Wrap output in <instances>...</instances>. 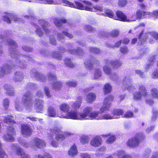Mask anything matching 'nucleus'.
<instances>
[{"instance_id":"1","label":"nucleus","mask_w":158,"mask_h":158,"mask_svg":"<svg viewBox=\"0 0 158 158\" xmlns=\"http://www.w3.org/2000/svg\"><path fill=\"white\" fill-rule=\"evenodd\" d=\"M6 40L7 44L11 46L9 49V51L11 57L15 58V64L22 68H25V61L22 60L25 59L27 60H32L31 58L28 56L23 55L19 53L16 49L17 45L14 41L10 39Z\"/></svg>"},{"instance_id":"2","label":"nucleus","mask_w":158,"mask_h":158,"mask_svg":"<svg viewBox=\"0 0 158 158\" xmlns=\"http://www.w3.org/2000/svg\"><path fill=\"white\" fill-rule=\"evenodd\" d=\"M87 108L85 110H84L82 112L79 113L78 112L75 110H71L68 112L66 114V115L63 116L61 115L60 117L61 118H70L73 119L84 120V118L86 117L88 113L86 112Z\"/></svg>"},{"instance_id":"3","label":"nucleus","mask_w":158,"mask_h":158,"mask_svg":"<svg viewBox=\"0 0 158 158\" xmlns=\"http://www.w3.org/2000/svg\"><path fill=\"white\" fill-rule=\"evenodd\" d=\"M61 3L64 4V5L69 6L80 10H86L93 11V9L87 6H84L81 3L77 2H75V4L70 2L66 0H62Z\"/></svg>"},{"instance_id":"4","label":"nucleus","mask_w":158,"mask_h":158,"mask_svg":"<svg viewBox=\"0 0 158 158\" xmlns=\"http://www.w3.org/2000/svg\"><path fill=\"white\" fill-rule=\"evenodd\" d=\"M22 101L26 109H30L32 107L33 100L32 99L31 94L30 92H27L24 94Z\"/></svg>"},{"instance_id":"5","label":"nucleus","mask_w":158,"mask_h":158,"mask_svg":"<svg viewBox=\"0 0 158 158\" xmlns=\"http://www.w3.org/2000/svg\"><path fill=\"white\" fill-rule=\"evenodd\" d=\"M113 97L111 95L108 96L105 98L103 105L100 109V113H103L109 109L111 102L113 101Z\"/></svg>"},{"instance_id":"6","label":"nucleus","mask_w":158,"mask_h":158,"mask_svg":"<svg viewBox=\"0 0 158 158\" xmlns=\"http://www.w3.org/2000/svg\"><path fill=\"white\" fill-rule=\"evenodd\" d=\"M86 108L88 110L86 112L88 113L86 117L84 118V119H100L101 117L98 116L99 113L100 112L96 111H94L93 112H91L92 111V108L90 107H87L85 108L84 110H85Z\"/></svg>"},{"instance_id":"7","label":"nucleus","mask_w":158,"mask_h":158,"mask_svg":"<svg viewBox=\"0 0 158 158\" xmlns=\"http://www.w3.org/2000/svg\"><path fill=\"white\" fill-rule=\"evenodd\" d=\"M6 135L3 136V138L6 141H12L14 140L13 136L15 134V130L12 127L7 126Z\"/></svg>"},{"instance_id":"8","label":"nucleus","mask_w":158,"mask_h":158,"mask_svg":"<svg viewBox=\"0 0 158 158\" xmlns=\"http://www.w3.org/2000/svg\"><path fill=\"white\" fill-rule=\"evenodd\" d=\"M30 146L32 147H35L38 148H41L44 147L46 144L43 140L37 138H35L31 140Z\"/></svg>"},{"instance_id":"9","label":"nucleus","mask_w":158,"mask_h":158,"mask_svg":"<svg viewBox=\"0 0 158 158\" xmlns=\"http://www.w3.org/2000/svg\"><path fill=\"white\" fill-rule=\"evenodd\" d=\"M52 132L56 134V138L57 140L59 139L64 140L66 136L71 135V133L68 132H65L63 134V133L60 130L57 128H54L52 131Z\"/></svg>"},{"instance_id":"10","label":"nucleus","mask_w":158,"mask_h":158,"mask_svg":"<svg viewBox=\"0 0 158 158\" xmlns=\"http://www.w3.org/2000/svg\"><path fill=\"white\" fill-rule=\"evenodd\" d=\"M132 80L129 76H126L123 81V84L124 88L130 91L135 89L134 86L131 84Z\"/></svg>"},{"instance_id":"11","label":"nucleus","mask_w":158,"mask_h":158,"mask_svg":"<svg viewBox=\"0 0 158 158\" xmlns=\"http://www.w3.org/2000/svg\"><path fill=\"white\" fill-rule=\"evenodd\" d=\"M49 80L52 81L54 83L53 85L52 88L55 90H57L60 88L62 86V83L60 81L56 82V76L52 73H49L48 75Z\"/></svg>"},{"instance_id":"12","label":"nucleus","mask_w":158,"mask_h":158,"mask_svg":"<svg viewBox=\"0 0 158 158\" xmlns=\"http://www.w3.org/2000/svg\"><path fill=\"white\" fill-rule=\"evenodd\" d=\"M31 130L29 125L24 124L21 126V133L24 137H27L30 136L31 134Z\"/></svg>"},{"instance_id":"13","label":"nucleus","mask_w":158,"mask_h":158,"mask_svg":"<svg viewBox=\"0 0 158 158\" xmlns=\"http://www.w3.org/2000/svg\"><path fill=\"white\" fill-rule=\"evenodd\" d=\"M102 143V139L99 136H96L94 137L90 142L91 146L94 147L100 146Z\"/></svg>"},{"instance_id":"14","label":"nucleus","mask_w":158,"mask_h":158,"mask_svg":"<svg viewBox=\"0 0 158 158\" xmlns=\"http://www.w3.org/2000/svg\"><path fill=\"white\" fill-rule=\"evenodd\" d=\"M10 19L13 20L15 22L19 21L20 20V19L17 16L10 13H7L6 15L4 16L3 18L4 21L8 23H11Z\"/></svg>"},{"instance_id":"15","label":"nucleus","mask_w":158,"mask_h":158,"mask_svg":"<svg viewBox=\"0 0 158 158\" xmlns=\"http://www.w3.org/2000/svg\"><path fill=\"white\" fill-rule=\"evenodd\" d=\"M12 68V67L7 64L0 67V77H1L5 74L9 73L11 71V69Z\"/></svg>"},{"instance_id":"16","label":"nucleus","mask_w":158,"mask_h":158,"mask_svg":"<svg viewBox=\"0 0 158 158\" xmlns=\"http://www.w3.org/2000/svg\"><path fill=\"white\" fill-rule=\"evenodd\" d=\"M140 143L139 141L134 137L129 139L127 142V144L131 148H135L138 146Z\"/></svg>"},{"instance_id":"17","label":"nucleus","mask_w":158,"mask_h":158,"mask_svg":"<svg viewBox=\"0 0 158 158\" xmlns=\"http://www.w3.org/2000/svg\"><path fill=\"white\" fill-rule=\"evenodd\" d=\"M44 102L40 99H36L34 103V106L37 112H40L43 109Z\"/></svg>"},{"instance_id":"18","label":"nucleus","mask_w":158,"mask_h":158,"mask_svg":"<svg viewBox=\"0 0 158 158\" xmlns=\"http://www.w3.org/2000/svg\"><path fill=\"white\" fill-rule=\"evenodd\" d=\"M99 63L98 60H96L94 58H91L90 59L85 61L84 63L85 67L88 69L91 70L93 67L92 64H97Z\"/></svg>"},{"instance_id":"19","label":"nucleus","mask_w":158,"mask_h":158,"mask_svg":"<svg viewBox=\"0 0 158 158\" xmlns=\"http://www.w3.org/2000/svg\"><path fill=\"white\" fill-rule=\"evenodd\" d=\"M4 88L5 90L6 94L9 96H12L14 95L15 92L12 85L10 84H5L4 85Z\"/></svg>"},{"instance_id":"20","label":"nucleus","mask_w":158,"mask_h":158,"mask_svg":"<svg viewBox=\"0 0 158 158\" xmlns=\"http://www.w3.org/2000/svg\"><path fill=\"white\" fill-rule=\"evenodd\" d=\"M39 23L42 26V27L44 30L47 34L50 31V30L48 27L50 26V24L47 21L43 19H40L39 20Z\"/></svg>"},{"instance_id":"21","label":"nucleus","mask_w":158,"mask_h":158,"mask_svg":"<svg viewBox=\"0 0 158 158\" xmlns=\"http://www.w3.org/2000/svg\"><path fill=\"white\" fill-rule=\"evenodd\" d=\"M32 76H34L37 79L41 81H44L45 80L44 77L42 74L39 73L35 70H32L30 72Z\"/></svg>"},{"instance_id":"22","label":"nucleus","mask_w":158,"mask_h":158,"mask_svg":"<svg viewBox=\"0 0 158 158\" xmlns=\"http://www.w3.org/2000/svg\"><path fill=\"white\" fill-rule=\"evenodd\" d=\"M107 64L114 68L116 69L120 67L122 64V62L118 60H114L109 61Z\"/></svg>"},{"instance_id":"23","label":"nucleus","mask_w":158,"mask_h":158,"mask_svg":"<svg viewBox=\"0 0 158 158\" xmlns=\"http://www.w3.org/2000/svg\"><path fill=\"white\" fill-rule=\"evenodd\" d=\"M116 15L118 19V20L123 21H130V20L127 19L126 16L122 12L118 11L116 12Z\"/></svg>"},{"instance_id":"24","label":"nucleus","mask_w":158,"mask_h":158,"mask_svg":"<svg viewBox=\"0 0 158 158\" xmlns=\"http://www.w3.org/2000/svg\"><path fill=\"white\" fill-rule=\"evenodd\" d=\"M150 12L142 11L140 10H138L136 12V16L137 19H140L142 18H146V15H150Z\"/></svg>"},{"instance_id":"25","label":"nucleus","mask_w":158,"mask_h":158,"mask_svg":"<svg viewBox=\"0 0 158 158\" xmlns=\"http://www.w3.org/2000/svg\"><path fill=\"white\" fill-rule=\"evenodd\" d=\"M23 74L20 72L18 71L15 73L14 80L15 81H21L23 79Z\"/></svg>"},{"instance_id":"26","label":"nucleus","mask_w":158,"mask_h":158,"mask_svg":"<svg viewBox=\"0 0 158 158\" xmlns=\"http://www.w3.org/2000/svg\"><path fill=\"white\" fill-rule=\"evenodd\" d=\"M64 35L70 38L73 37L72 34L64 31H62V34L58 33L57 34V37L59 40H63L64 38Z\"/></svg>"},{"instance_id":"27","label":"nucleus","mask_w":158,"mask_h":158,"mask_svg":"<svg viewBox=\"0 0 158 158\" xmlns=\"http://www.w3.org/2000/svg\"><path fill=\"white\" fill-rule=\"evenodd\" d=\"M47 111L48 116L53 117L56 116V111L53 106H49Z\"/></svg>"},{"instance_id":"28","label":"nucleus","mask_w":158,"mask_h":158,"mask_svg":"<svg viewBox=\"0 0 158 158\" xmlns=\"http://www.w3.org/2000/svg\"><path fill=\"white\" fill-rule=\"evenodd\" d=\"M66 22V20L65 19L61 18L59 19L55 18L54 20V24L58 27H61L62 23H65Z\"/></svg>"},{"instance_id":"29","label":"nucleus","mask_w":158,"mask_h":158,"mask_svg":"<svg viewBox=\"0 0 158 158\" xmlns=\"http://www.w3.org/2000/svg\"><path fill=\"white\" fill-rule=\"evenodd\" d=\"M119 31L118 30H114L112 31L110 34L105 33L103 36H108L109 35L112 37H115L118 36L119 35Z\"/></svg>"},{"instance_id":"30","label":"nucleus","mask_w":158,"mask_h":158,"mask_svg":"<svg viewBox=\"0 0 158 158\" xmlns=\"http://www.w3.org/2000/svg\"><path fill=\"white\" fill-rule=\"evenodd\" d=\"M96 96L93 93H89L87 95L86 101L89 102H92L95 99Z\"/></svg>"},{"instance_id":"31","label":"nucleus","mask_w":158,"mask_h":158,"mask_svg":"<svg viewBox=\"0 0 158 158\" xmlns=\"http://www.w3.org/2000/svg\"><path fill=\"white\" fill-rule=\"evenodd\" d=\"M77 150L76 146L75 145L72 146L68 151L69 155L71 156H74L77 155Z\"/></svg>"},{"instance_id":"32","label":"nucleus","mask_w":158,"mask_h":158,"mask_svg":"<svg viewBox=\"0 0 158 158\" xmlns=\"http://www.w3.org/2000/svg\"><path fill=\"white\" fill-rule=\"evenodd\" d=\"M138 92L142 94L143 97H145L147 95V90L145 86L143 85H139V91Z\"/></svg>"},{"instance_id":"33","label":"nucleus","mask_w":158,"mask_h":158,"mask_svg":"<svg viewBox=\"0 0 158 158\" xmlns=\"http://www.w3.org/2000/svg\"><path fill=\"white\" fill-rule=\"evenodd\" d=\"M117 155L118 158H131V156L126 153L124 151H118Z\"/></svg>"},{"instance_id":"34","label":"nucleus","mask_w":158,"mask_h":158,"mask_svg":"<svg viewBox=\"0 0 158 158\" xmlns=\"http://www.w3.org/2000/svg\"><path fill=\"white\" fill-rule=\"evenodd\" d=\"M82 99V98L81 97H78L77 101L73 103L72 105L73 107L74 108L75 110H77V109H79L80 108L81 106V102Z\"/></svg>"},{"instance_id":"35","label":"nucleus","mask_w":158,"mask_h":158,"mask_svg":"<svg viewBox=\"0 0 158 158\" xmlns=\"http://www.w3.org/2000/svg\"><path fill=\"white\" fill-rule=\"evenodd\" d=\"M69 52L71 54L81 55L83 53L82 50L79 48L78 49H72L69 50Z\"/></svg>"},{"instance_id":"36","label":"nucleus","mask_w":158,"mask_h":158,"mask_svg":"<svg viewBox=\"0 0 158 158\" xmlns=\"http://www.w3.org/2000/svg\"><path fill=\"white\" fill-rule=\"evenodd\" d=\"M104 10L106 16L115 19L114 17V13L111 10L108 9H104Z\"/></svg>"},{"instance_id":"37","label":"nucleus","mask_w":158,"mask_h":158,"mask_svg":"<svg viewBox=\"0 0 158 158\" xmlns=\"http://www.w3.org/2000/svg\"><path fill=\"white\" fill-rule=\"evenodd\" d=\"M60 108L61 111L65 112H68L69 109V105L66 103L61 104L60 106Z\"/></svg>"},{"instance_id":"38","label":"nucleus","mask_w":158,"mask_h":158,"mask_svg":"<svg viewBox=\"0 0 158 158\" xmlns=\"http://www.w3.org/2000/svg\"><path fill=\"white\" fill-rule=\"evenodd\" d=\"M123 113V111L121 109H117L114 110L112 114L113 117H115V118H117V116L122 115Z\"/></svg>"},{"instance_id":"39","label":"nucleus","mask_w":158,"mask_h":158,"mask_svg":"<svg viewBox=\"0 0 158 158\" xmlns=\"http://www.w3.org/2000/svg\"><path fill=\"white\" fill-rule=\"evenodd\" d=\"M102 71L101 69H95L94 78L95 79H98L102 76Z\"/></svg>"},{"instance_id":"40","label":"nucleus","mask_w":158,"mask_h":158,"mask_svg":"<svg viewBox=\"0 0 158 158\" xmlns=\"http://www.w3.org/2000/svg\"><path fill=\"white\" fill-rule=\"evenodd\" d=\"M112 89V87L110 84L107 83L104 85V92L106 94L110 92Z\"/></svg>"},{"instance_id":"41","label":"nucleus","mask_w":158,"mask_h":158,"mask_svg":"<svg viewBox=\"0 0 158 158\" xmlns=\"http://www.w3.org/2000/svg\"><path fill=\"white\" fill-rule=\"evenodd\" d=\"M137 139H138L140 142L143 141L145 139V137L142 133H137L135 136Z\"/></svg>"},{"instance_id":"42","label":"nucleus","mask_w":158,"mask_h":158,"mask_svg":"<svg viewBox=\"0 0 158 158\" xmlns=\"http://www.w3.org/2000/svg\"><path fill=\"white\" fill-rule=\"evenodd\" d=\"M151 94L152 97L158 98V90L156 88H153L151 90Z\"/></svg>"},{"instance_id":"43","label":"nucleus","mask_w":158,"mask_h":158,"mask_svg":"<svg viewBox=\"0 0 158 158\" xmlns=\"http://www.w3.org/2000/svg\"><path fill=\"white\" fill-rule=\"evenodd\" d=\"M64 62L65 64L70 68H73L74 66V64L71 61L69 58H66L64 60Z\"/></svg>"},{"instance_id":"44","label":"nucleus","mask_w":158,"mask_h":158,"mask_svg":"<svg viewBox=\"0 0 158 158\" xmlns=\"http://www.w3.org/2000/svg\"><path fill=\"white\" fill-rule=\"evenodd\" d=\"M143 95L138 91L135 92L133 94V98L135 100H140Z\"/></svg>"},{"instance_id":"45","label":"nucleus","mask_w":158,"mask_h":158,"mask_svg":"<svg viewBox=\"0 0 158 158\" xmlns=\"http://www.w3.org/2000/svg\"><path fill=\"white\" fill-rule=\"evenodd\" d=\"M4 122L9 125L10 124V126L15 123L14 120L8 117H5Z\"/></svg>"},{"instance_id":"46","label":"nucleus","mask_w":158,"mask_h":158,"mask_svg":"<svg viewBox=\"0 0 158 158\" xmlns=\"http://www.w3.org/2000/svg\"><path fill=\"white\" fill-rule=\"evenodd\" d=\"M143 30L142 32L140 33L139 35L138 39L140 40L141 42L140 44H142V43L143 42L145 41L146 39H147V37L146 35L143 36Z\"/></svg>"},{"instance_id":"47","label":"nucleus","mask_w":158,"mask_h":158,"mask_svg":"<svg viewBox=\"0 0 158 158\" xmlns=\"http://www.w3.org/2000/svg\"><path fill=\"white\" fill-rule=\"evenodd\" d=\"M115 117H113V115H110L109 114H106L101 117V119H111L115 118Z\"/></svg>"},{"instance_id":"48","label":"nucleus","mask_w":158,"mask_h":158,"mask_svg":"<svg viewBox=\"0 0 158 158\" xmlns=\"http://www.w3.org/2000/svg\"><path fill=\"white\" fill-rule=\"evenodd\" d=\"M16 153L19 156H22L24 154V152L23 150L22 149L19 147H16Z\"/></svg>"},{"instance_id":"49","label":"nucleus","mask_w":158,"mask_h":158,"mask_svg":"<svg viewBox=\"0 0 158 158\" xmlns=\"http://www.w3.org/2000/svg\"><path fill=\"white\" fill-rule=\"evenodd\" d=\"M77 84V82L74 81H68L66 83V85L68 86L71 87H76Z\"/></svg>"},{"instance_id":"50","label":"nucleus","mask_w":158,"mask_h":158,"mask_svg":"<svg viewBox=\"0 0 158 158\" xmlns=\"http://www.w3.org/2000/svg\"><path fill=\"white\" fill-rule=\"evenodd\" d=\"M89 140V137L86 136H82L81 139V142L83 144L88 142Z\"/></svg>"},{"instance_id":"51","label":"nucleus","mask_w":158,"mask_h":158,"mask_svg":"<svg viewBox=\"0 0 158 158\" xmlns=\"http://www.w3.org/2000/svg\"><path fill=\"white\" fill-rule=\"evenodd\" d=\"M122 42V40H120L116 43L114 45H112V44H109L107 45V46L108 48H114L115 47L118 48L120 46Z\"/></svg>"},{"instance_id":"52","label":"nucleus","mask_w":158,"mask_h":158,"mask_svg":"<svg viewBox=\"0 0 158 158\" xmlns=\"http://www.w3.org/2000/svg\"><path fill=\"white\" fill-rule=\"evenodd\" d=\"M34 158H52V156L46 153H44V156L40 155H39L35 156Z\"/></svg>"},{"instance_id":"53","label":"nucleus","mask_w":158,"mask_h":158,"mask_svg":"<svg viewBox=\"0 0 158 158\" xmlns=\"http://www.w3.org/2000/svg\"><path fill=\"white\" fill-rule=\"evenodd\" d=\"M3 106L5 109H7L9 106V101L7 98L4 99L3 101Z\"/></svg>"},{"instance_id":"54","label":"nucleus","mask_w":158,"mask_h":158,"mask_svg":"<svg viewBox=\"0 0 158 158\" xmlns=\"http://www.w3.org/2000/svg\"><path fill=\"white\" fill-rule=\"evenodd\" d=\"M151 152V150L149 149H147L144 152L143 158H148L149 157L150 154Z\"/></svg>"},{"instance_id":"55","label":"nucleus","mask_w":158,"mask_h":158,"mask_svg":"<svg viewBox=\"0 0 158 158\" xmlns=\"http://www.w3.org/2000/svg\"><path fill=\"white\" fill-rule=\"evenodd\" d=\"M120 52L123 54L126 53L128 52L129 50L128 48L126 46H123L120 48Z\"/></svg>"},{"instance_id":"56","label":"nucleus","mask_w":158,"mask_h":158,"mask_svg":"<svg viewBox=\"0 0 158 158\" xmlns=\"http://www.w3.org/2000/svg\"><path fill=\"white\" fill-rule=\"evenodd\" d=\"M15 107L16 110L19 111H21L23 110V108L20 106L19 102L17 101H16Z\"/></svg>"},{"instance_id":"57","label":"nucleus","mask_w":158,"mask_h":158,"mask_svg":"<svg viewBox=\"0 0 158 158\" xmlns=\"http://www.w3.org/2000/svg\"><path fill=\"white\" fill-rule=\"evenodd\" d=\"M84 29L89 32H91L95 31L94 28L89 25L85 26L84 27Z\"/></svg>"},{"instance_id":"58","label":"nucleus","mask_w":158,"mask_h":158,"mask_svg":"<svg viewBox=\"0 0 158 158\" xmlns=\"http://www.w3.org/2000/svg\"><path fill=\"white\" fill-rule=\"evenodd\" d=\"M103 71L105 73L108 74L111 73V69L109 67L105 65L103 67Z\"/></svg>"},{"instance_id":"59","label":"nucleus","mask_w":158,"mask_h":158,"mask_svg":"<svg viewBox=\"0 0 158 158\" xmlns=\"http://www.w3.org/2000/svg\"><path fill=\"white\" fill-rule=\"evenodd\" d=\"M44 90L45 92L46 96L48 98H50L51 97V95L50 94L49 90L48 87H45L44 89Z\"/></svg>"},{"instance_id":"60","label":"nucleus","mask_w":158,"mask_h":158,"mask_svg":"<svg viewBox=\"0 0 158 158\" xmlns=\"http://www.w3.org/2000/svg\"><path fill=\"white\" fill-rule=\"evenodd\" d=\"M157 113L158 112L156 110H153V115L152 118V121H155L157 118Z\"/></svg>"},{"instance_id":"61","label":"nucleus","mask_w":158,"mask_h":158,"mask_svg":"<svg viewBox=\"0 0 158 158\" xmlns=\"http://www.w3.org/2000/svg\"><path fill=\"white\" fill-rule=\"evenodd\" d=\"M52 56L53 58L58 60H60L61 57V55L57 52L53 53L52 54Z\"/></svg>"},{"instance_id":"62","label":"nucleus","mask_w":158,"mask_h":158,"mask_svg":"<svg viewBox=\"0 0 158 158\" xmlns=\"http://www.w3.org/2000/svg\"><path fill=\"white\" fill-rule=\"evenodd\" d=\"M133 116V114L132 112L129 111L127 112L124 114V117L126 118H131Z\"/></svg>"},{"instance_id":"63","label":"nucleus","mask_w":158,"mask_h":158,"mask_svg":"<svg viewBox=\"0 0 158 158\" xmlns=\"http://www.w3.org/2000/svg\"><path fill=\"white\" fill-rule=\"evenodd\" d=\"M36 85L33 83H28L27 85V88L29 89H34L36 87Z\"/></svg>"},{"instance_id":"64","label":"nucleus","mask_w":158,"mask_h":158,"mask_svg":"<svg viewBox=\"0 0 158 158\" xmlns=\"http://www.w3.org/2000/svg\"><path fill=\"white\" fill-rule=\"evenodd\" d=\"M152 77L156 79L158 78V70H155L152 73Z\"/></svg>"}]
</instances>
